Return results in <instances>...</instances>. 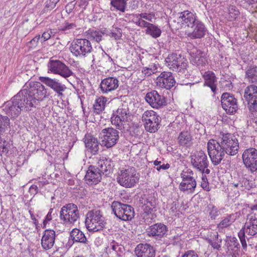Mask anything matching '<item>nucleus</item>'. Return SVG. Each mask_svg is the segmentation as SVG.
<instances>
[{"label":"nucleus","mask_w":257,"mask_h":257,"mask_svg":"<svg viewBox=\"0 0 257 257\" xmlns=\"http://www.w3.org/2000/svg\"><path fill=\"white\" fill-rule=\"evenodd\" d=\"M31 107H36L39 101H42L49 96L47 89L39 82L27 83L21 90Z\"/></svg>","instance_id":"obj_1"},{"label":"nucleus","mask_w":257,"mask_h":257,"mask_svg":"<svg viewBox=\"0 0 257 257\" xmlns=\"http://www.w3.org/2000/svg\"><path fill=\"white\" fill-rule=\"evenodd\" d=\"M26 99L20 90L11 100L5 103L3 109L9 116L17 117L22 111H27L31 108Z\"/></svg>","instance_id":"obj_2"},{"label":"nucleus","mask_w":257,"mask_h":257,"mask_svg":"<svg viewBox=\"0 0 257 257\" xmlns=\"http://www.w3.org/2000/svg\"><path fill=\"white\" fill-rule=\"evenodd\" d=\"M85 225L89 231L96 232L105 226L104 217L100 210H93L87 212L85 218Z\"/></svg>","instance_id":"obj_3"},{"label":"nucleus","mask_w":257,"mask_h":257,"mask_svg":"<svg viewBox=\"0 0 257 257\" xmlns=\"http://www.w3.org/2000/svg\"><path fill=\"white\" fill-rule=\"evenodd\" d=\"M245 233L250 236H254L257 234V218L253 214H251L247 215L244 226L238 233V237L243 249L247 247L245 238Z\"/></svg>","instance_id":"obj_4"},{"label":"nucleus","mask_w":257,"mask_h":257,"mask_svg":"<svg viewBox=\"0 0 257 257\" xmlns=\"http://www.w3.org/2000/svg\"><path fill=\"white\" fill-rule=\"evenodd\" d=\"M139 179L136 170L134 167L120 170L117 177L118 184L125 188L133 187L139 181Z\"/></svg>","instance_id":"obj_5"},{"label":"nucleus","mask_w":257,"mask_h":257,"mask_svg":"<svg viewBox=\"0 0 257 257\" xmlns=\"http://www.w3.org/2000/svg\"><path fill=\"white\" fill-rule=\"evenodd\" d=\"M80 217L79 211L76 205L69 203L63 206L60 212V218L65 225L74 224Z\"/></svg>","instance_id":"obj_6"},{"label":"nucleus","mask_w":257,"mask_h":257,"mask_svg":"<svg viewBox=\"0 0 257 257\" xmlns=\"http://www.w3.org/2000/svg\"><path fill=\"white\" fill-rule=\"evenodd\" d=\"M221 149L226 154L234 156L238 151L239 143L238 140L231 134H222L218 141Z\"/></svg>","instance_id":"obj_7"},{"label":"nucleus","mask_w":257,"mask_h":257,"mask_svg":"<svg viewBox=\"0 0 257 257\" xmlns=\"http://www.w3.org/2000/svg\"><path fill=\"white\" fill-rule=\"evenodd\" d=\"M191 164L194 168L202 174H209V161L206 154L202 151H197L190 156Z\"/></svg>","instance_id":"obj_8"},{"label":"nucleus","mask_w":257,"mask_h":257,"mask_svg":"<svg viewBox=\"0 0 257 257\" xmlns=\"http://www.w3.org/2000/svg\"><path fill=\"white\" fill-rule=\"evenodd\" d=\"M111 208L115 215L122 220H131L134 217V210L131 205L113 201L111 204Z\"/></svg>","instance_id":"obj_9"},{"label":"nucleus","mask_w":257,"mask_h":257,"mask_svg":"<svg viewBox=\"0 0 257 257\" xmlns=\"http://www.w3.org/2000/svg\"><path fill=\"white\" fill-rule=\"evenodd\" d=\"M142 121L145 122L146 130L150 133H155L160 127L161 117L153 110H147L143 114Z\"/></svg>","instance_id":"obj_10"},{"label":"nucleus","mask_w":257,"mask_h":257,"mask_svg":"<svg viewBox=\"0 0 257 257\" xmlns=\"http://www.w3.org/2000/svg\"><path fill=\"white\" fill-rule=\"evenodd\" d=\"M193 172L191 170L183 171L180 176L182 178V182L179 185V190L188 193H193L196 187L197 183L193 177Z\"/></svg>","instance_id":"obj_11"},{"label":"nucleus","mask_w":257,"mask_h":257,"mask_svg":"<svg viewBox=\"0 0 257 257\" xmlns=\"http://www.w3.org/2000/svg\"><path fill=\"white\" fill-rule=\"evenodd\" d=\"M166 64L169 69L179 73H184L187 69V62L181 55L169 54L165 59Z\"/></svg>","instance_id":"obj_12"},{"label":"nucleus","mask_w":257,"mask_h":257,"mask_svg":"<svg viewBox=\"0 0 257 257\" xmlns=\"http://www.w3.org/2000/svg\"><path fill=\"white\" fill-rule=\"evenodd\" d=\"M207 150L212 163L214 166L219 164L225 153L221 149L218 142L215 140H209L207 143Z\"/></svg>","instance_id":"obj_13"},{"label":"nucleus","mask_w":257,"mask_h":257,"mask_svg":"<svg viewBox=\"0 0 257 257\" xmlns=\"http://www.w3.org/2000/svg\"><path fill=\"white\" fill-rule=\"evenodd\" d=\"M243 164L251 173L257 171V150L253 148L245 149L242 155Z\"/></svg>","instance_id":"obj_14"},{"label":"nucleus","mask_w":257,"mask_h":257,"mask_svg":"<svg viewBox=\"0 0 257 257\" xmlns=\"http://www.w3.org/2000/svg\"><path fill=\"white\" fill-rule=\"evenodd\" d=\"M119 132L112 127L103 129L100 133L101 145L107 148L114 146L119 139Z\"/></svg>","instance_id":"obj_15"},{"label":"nucleus","mask_w":257,"mask_h":257,"mask_svg":"<svg viewBox=\"0 0 257 257\" xmlns=\"http://www.w3.org/2000/svg\"><path fill=\"white\" fill-rule=\"evenodd\" d=\"M48 70L54 74L66 78L72 76L73 73L64 63L60 60H50L48 63Z\"/></svg>","instance_id":"obj_16"},{"label":"nucleus","mask_w":257,"mask_h":257,"mask_svg":"<svg viewBox=\"0 0 257 257\" xmlns=\"http://www.w3.org/2000/svg\"><path fill=\"white\" fill-rule=\"evenodd\" d=\"M71 52L76 56H84L92 50L90 42L85 39H78L72 44L70 48Z\"/></svg>","instance_id":"obj_17"},{"label":"nucleus","mask_w":257,"mask_h":257,"mask_svg":"<svg viewBox=\"0 0 257 257\" xmlns=\"http://www.w3.org/2000/svg\"><path fill=\"white\" fill-rule=\"evenodd\" d=\"M129 114L128 108L126 106H120L114 111L111 117V122L117 129L121 130L123 123L126 121Z\"/></svg>","instance_id":"obj_18"},{"label":"nucleus","mask_w":257,"mask_h":257,"mask_svg":"<svg viewBox=\"0 0 257 257\" xmlns=\"http://www.w3.org/2000/svg\"><path fill=\"white\" fill-rule=\"evenodd\" d=\"M243 96L250 111L257 109V86L251 84L247 86L244 89Z\"/></svg>","instance_id":"obj_19"},{"label":"nucleus","mask_w":257,"mask_h":257,"mask_svg":"<svg viewBox=\"0 0 257 257\" xmlns=\"http://www.w3.org/2000/svg\"><path fill=\"white\" fill-rule=\"evenodd\" d=\"M145 99L150 105L154 108H162L167 104L166 98L159 94L156 90L147 93Z\"/></svg>","instance_id":"obj_20"},{"label":"nucleus","mask_w":257,"mask_h":257,"mask_svg":"<svg viewBox=\"0 0 257 257\" xmlns=\"http://www.w3.org/2000/svg\"><path fill=\"white\" fill-rule=\"evenodd\" d=\"M221 102L222 108L227 113L233 114L238 109L236 99L230 93H223Z\"/></svg>","instance_id":"obj_21"},{"label":"nucleus","mask_w":257,"mask_h":257,"mask_svg":"<svg viewBox=\"0 0 257 257\" xmlns=\"http://www.w3.org/2000/svg\"><path fill=\"white\" fill-rule=\"evenodd\" d=\"M174 77L171 72H163L156 79V84L159 87L166 89H171L175 84Z\"/></svg>","instance_id":"obj_22"},{"label":"nucleus","mask_w":257,"mask_h":257,"mask_svg":"<svg viewBox=\"0 0 257 257\" xmlns=\"http://www.w3.org/2000/svg\"><path fill=\"white\" fill-rule=\"evenodd\" d=\"M39 79L41 82L53 89L57 94L58 96L63 95V92L65 91L66 87L57 79L43 76L39 77Z\"/></svg>","instance_id":"obj_23"},{"label":"nucleus","mask_w":257,"mask_h":257,"mask_svg":"<svg viewBox=\"0 0 257 257\" xmlns=\"http://www.w3.org/2000/svg\"><path fill=\"white\" fill-rule=\"evenodd\" d=\"M189 54L192 64L199 67L203 66L206 64L207 60L203 51L194 48L190 50Z\"/></svg>","instance_id":"obj_24"},{"label":"nucleus","mask_w":257,"mask_h":257,"mask_svg":"<svg viewBox=\"0 0 257 257\" xmlns=\"http://www.w3.org/2000/svg\"><path fill=\"white\" fill-rule=\"evenodd\" d=\"M56 237L55 231L52 229L44 231L41 238V245L45 250L51 249L54 245Z\"/></svg>","instance_id":"obj_25"},{"label":"nucleus","mask_w":257,"mask_h":257,"mask_svg":"<svg viewBox=\"0 0 257 257\" xmlns=\"http://www.w3.org/2000/svg\"><path fill=\"white\" fill-rule=\"evenodd\" d=\"M119 81L116 78L108 77L103 79L100 84V88L103 93H107L116 89Z\"/></svg>","instance_id":"obj_26"},{"label":"nucleus","mask_w":257,"mask_h":257,"mask_svg":"<svg viewBox=\"0 0 257 257\" xmlns=\"http://www.w3.org/2000/svg\"><path fill=\"white\" fill-rule=\"evenodd\" d=\"M101 173L97 170V168L90 165L85 176L86 183L89 185L97 184L101 180Z\"/></svg>","instance_id":"obj_27"},{"label":"nucleus","mask_w":257,"mask_h":257,"mask_svg":"<svg viewBox=\"0 0 257 257\" xmlns=\"http://www.w3.org/2000/svg\"><path fill=\"white\" fill-rule=\"evenodd\" d=\"M138 257H155V251L153 246L148 244H139L135 248Z\"/></svg>","instance_id":"obj_28"},{"label":"nucleus","mask_w":257,"mask_h":257,"mask_svg":"<svg viewBox=\"0 0 257 257\" xmlns=\"http://www.w3.org/2000/svg\"><path fill=\"white\" fill-rule=\"evenodd\" d=\"M97 168V170L101 173V175H105V176L109 174L112 169L113 163L111 159H100L95 165H93Z\"/></svg>","instance_id":"obj_29"},{"label":"nucleus","mask_w":257,"mask_h":257,"mask_svg":"<svg viewBox=\"0 0 257 257\" xmlns=\"http://www.w3.org/2000/svg\"><path fill=\"white\" fill-rule=\"evenodd\" d=\"M234 237L230 239L227 243V257H239V243Z\"/></svg>","instance_id":"obj_30"},{"label":"nucleus","mask_w":257,"mask_h":257,"mask_svg":"<svg viewBox=\"0 0 257 257\" xmlns=\"http://www.w3.org/2000/svg\"><path fill=\"white\" fill-rule=\"evenodd\" d=\"M166 226L161 223H156L151 226L147 229L148 235L150 236H163L166 232Z\"/></svg>","instance_id":"obj_31"},{"label":"nucleus","mask_w":257,"mask_h":257,"mask_svg":"<svg viewBox=\"0 0 257 257\" xmlns=\"http://www.w3.org/2000/svg\"><path fill=\"white\" fill-rule=\"evenodd\" d=\"M86 147L92 154H95L99 150L100 144L97 139L90 135H87L85 137Z\"/></svg>","instance_id":"obj_32"},{"label":"nucleus","mask_w":257,"mask_h":257,"mask_svg":"<svg viewBox=\"0 0 257 257\" xmlns=\"http://www.w3.org/2000/svg\"><path fill=\"white\" fill-rule=\"evenodd\" d=\"M105 252L109 257H120L121 256V248L118 243L114 240H111L105 247Z\"/></svg>","instance_id":"obj_33"},{"label":"nucleus","mask_w":257,"mask_h":257,"mask_svg":"<svg viewBox=\"0 0 257 257\" xmlns=\"http://www.w3.org/2000/svg\"><path fill=\"white\" fill-rule=\"evenodd\" d=\"M203 77L205 80V84L211 88L213 92L215 93L217 88V78L215 74L212 71H208L204 73Z\"/></svg>","instance_id":"obj_34"},{"label":"nucleus","mask_w":257,"mask_h":257,"mask_svg":"<svg viewBox=\"0 0 257 257\" xmlns=\"http://www.w3.org/2000/svg\"><path fill=\"white\" fill-rule=\"evenodd\" d=\"M179 19L183 22V24H186L188 27L193 28V24L196 20L194 15L189 11H185L180 13Z\"/></svg>","instance_id":"obj_35"},{"label":"nucleus","mask_w":257,"mask_h":257,"mask_svg":"<svg viewBox=\"0 0 257 257\" xmlns=\"http://www.w3.org/2000/svg\"><path fill=\"white\" fill-rule=\"evenodd\" d=\"M156 205V199L152 196H149L145 201L144 205V214H151Z\"/></svg>","instance_id":"obj_36"},{"label":"nucleus","mask_w":257,"mask_h":257,"mask_svg":"<svg viewBox=\"0 0 257 257\" xmlns=\"http://www.w3.org/2000/svg\"><path fill=\"white\" fill-rule=\"evenodd\" d=\"M178 140V143L180 145L189 147L192 144V138L189 132L188 131H183L180 133Z\"/></svg>","instance_id":"obj_37"},{"label":"nucleus","mask_w":257,"mask_h":257,"mask_svg":"<svg viewBox=\"0 0 257 257\" xmlns=\"http://www.w3.org/2000/svg\"><path fill=\"white\" fill-rule=\"evenodd\" d=\"M245 79L250 83L257 82V67H249L245 72Z\"/></svg>","instance_id":"obj_38"},{"label":"nucleus","mask_w":257,"mask_h":257,"mask_svg":"<svg viewBox=\"0 0 257 257\" xmlns=\"http://www.w3.org/2000/svg\"><path fill=\"white\" fill-rule=\"evenodd\" d=\"M108 99L104 96H100L96 99L93 108L94 112L96 113H99L105 108L106 102Z\"/></svg>","instance_id":"obj_39"},{"label":"nucleus","mask_w":257,"mask_h":257,"mask_svg":"<svg viewBox=\"0 0 257 257\" xmlns=\"http://www.w3.org/2000/svg\"><path fill=\"white\" fill-rule=\"evenodd\" d=\"M70 236L74 241L81 243L86 242L87 239L84 234L77 228H74L71 231Z\"/></svg>","instance_id":"obj_40"},{"label":"nucleus","mask_w":257,"mask_h":257,"mask_svg":"<svg viewBox=\"0 0 257 257\" xmlns=\"http://www.w3.org/2000/svg\"><path fill=\"white\" fill-rule=\"evenodd\" d=\"M218 234L217 232H214L211 234L210 238H208L207 240L214 249L220 250L221 248L220 243L221 239H218Z\"/></svg>","instance_id":"obj_41"},{"label":"nucleus","mask_w":257,"mask_h":257,"mask_svg":"<svg viewBox=\"0 0 257 257\" xmlns=\"http://www.w3.org/2000/svg\"><path fill=\"white\" fill-rule=\"evenodd\" d=\"M232 216L231 215H228L220 221L217 226L218 231L219 232L223 231L225 228L229 227L234 221V219L232 218Z\"/></svg>","instance_id":"obj_42"},{"label":"nucleus","mask_w":257,"mask_h":257,"mask_svg":"<svg viewBox=\"0 0 257 257\" xmlns=\"http://www.w3.org/2000/svg\"><path fill=\"white\" fill-rule=\"evenodd\" d=\"M239 12L234 6H229L228 8L227 12L225 15V18L228 21H232L235 20L238 16Z\"/></svg>","instance_id":"obj_43"},{"label":"nucleus","mask_w":257,"mask_h":257,"mask_svg":"<svg viewBox=\"0 0 257 257\" xmlns=\"http://www.w3.org/2000/svg\"><path fill=\"white\" fill-rule=\"evenodd\" d=\"M139 25L146 28V32H161V30L155 25L143 20L139 21Z\"/></svg>","instance_id":"obj_44"},{"label":"nucleus","mask_w":257,"mask_h":257,"mask_svg":"<svg viewBox=\"0 0 257 257\" xmlns=\"http://www.w3.org/2000/svg\"><path fill=\"white\" fill-rule=\"evenodd\" d=\"M111 5L116 10L124 12L126 7L125 0H111Z\"/></svg>","instance_id":"obj_45"},{"label":"nucleus","mask_w":257,"mask_h":257,"mask_svg":"<svg viewBox=\"0 0 257 257\" xmlns=\"http://www.w3.org/2000/svg\"><path fill=\"white\" fill-rule=\"evenodd\" d=\"M10 123V119L8 116L0 115V134L5 131Z\"/></svg>","instance_id":"obj_46"},{"label":"nucleus","mask_w":257,"mask_h":257,"mask_svg":"<svg viewBox=\"0 0 257 257\" xmlns=\"http://www.w3.org/2000/svg\"><path fill=\"white\" fill-rule=\"evenodd\" d=\"M157 65L155 64L150 65L149 67H144L142 70V73L145 76H149L152 74H154L157 72Z\"/></svg>","instance_id":"obj_47"},{"label":"nucleus","mask_w":257,"mask_h":257,"mask_svg":"<svg viewBox=\"0 0 257 257\" xmlns=\"http://www.w3.org/2000/svg\"><path fill=\"white\" fill-rule=\"evenodd\" d=\"M76 26L75 24L64 22L62 25L58 27V30L62 31L74 30H76Z\"/></svg>","instance_id":"obj_48"},{"label":"nucleus","mask_w":257,"mask_h":257,"mask_svg":"<svg viewBox=\"0 0 257 257\" xmlns=\"http://www.w3.org/2000/svg\"><path fill=\"white\" fill-rule=\"evenodd\" d=\"M193 27H194L193 32H205L206 31L204 25L199 21H195Z\"/></svg>","instance_id":"obj_49"},{"label":"nucleus","mask_w":257,"mask_h":257,"mask_svg":"<svg viewBox=\"0 0 257 257\" xmlns=\"http://www.w3.org/2000/svg\"><path fill=\"white\" fill-rule=\"evenodd\" d=\"M60 0H47L45 3V12L53 9Z\"/></svg>","instance_id":"obj_50"},{"label":"nucleus","mask_w":257,"mask_h":257,"mask_svg":"<svg viewBox=\"0 0 257 257\" xmlns=\"http://www.w3.org/2000/svg\"><path fill=\"white\" fill-rule=\"evenodd\" d=\"M209 211V215L212 219L215 218L219 215V211L218 209L213 205H209L208 206Z\"/></svg>","instance_id":"obj_51"},{"label":"nucleus","mask_w":257,"mask_h":257,"mask_svg":"<svg viewBox=\"0 0 257 257\" xmlns=\"http://www.w3.org/2000/svg\"><path fill=\"white\" fill-rule=\"evenodd\" d=\"M239 185H240V190H241L245 189L249 190L251 188L249 181L246 178H242L239 182Z\"/></svg>","instance_id":"obj_52"},{"label":"nucleus","mask_w":257,"mask_h":257,"mask_svg":"<svg viewBox=\"0 0 257 257\" xmlns=\"http://www.w3.org/2000/svg\"><path fill=\"white\" fill-rule=\"evenodd\" d=\"M139 16L142 19H144L149 21L152 22L153 19H156L155 18V13L154 12H151L150 13H141L139 14Z\"/></svg>","instance_id":"obj_53"},{"label":"nucleus","mask_w":257,"mask_h":257,"mask_svg":"<svg viewBox=\"0 0 257 257\" xmlns=\"http://www.w3.org/2000/svg\"><path fill=\"white\" fill-rule=\"evenodd\" d=\"M161 162L156 160L154 162V165L155 166H157L156 169L158 171H160L161 169L163 170H167L170 168V165L169 164H163V165H161Z\"/></svg>","instance_id":"obj_54"},{"label":"nucleus","mask_w":257,"mask_h":257,"mask_svg":"<svg viewBox=\"0 0 257 257\" xmlns=\"http://www.w3.org/2000/svg\"><path fill=\"white\" fill-rule=\"evenodd\" d=\"M178 203H177L176 202H173L170 205V212L176 215V214L177 213L178 211Z\"/></svg>","instance_id":"obj_55"},{"label":"nucleus","mask_w":257,"mask_h":257,"mask_svg":"<svg viewBox=\"0 0 257 257\" xmlns=\"http://www.w3.org/2000/svg\"><path fill=\"white\" fill-rule=\"evenodd\" d=\"M53 209H52V208H51L49 210V211L48 212L47 215H46V216L43 221L44 227H45L47 223L49 221L52 220V213L53 212Z\"/></svg>","instance_id":"obj_56"},{"label":"nucleus","mask_w":257,"mask_h":257,"mask_svg":"<svg viewBox=\"0 0 257 257\" xmlns=\"http://www.w3.org/2000/svg\"><path fill=\"white\" fill-rule=\"evenodd\" d=\"M90 39L91 40L95 41L97 42H99L101 40V35L99 33H91Z\"/></svg>","instance_id":"obj_57"},{"label":"nucleus","mask_w":257,"mask_h":257,"mask_svg":"<svg viewBox=\"0 0 257 257\" xmlns=\"http://www.w3.org/2000/svg\"><path fill=\"white\" fill-rule=\"evenodd\" d=\"M182 257H198V254L193 250L186 251Z\"/></svg>","instance_id":"obj_58"},{"label":"nucleus","mask_w":257,"mask_h":257,"mask_svg":"<svg viewBox=\"0 0 257 257\" xmlns=\"http://www.w3.org/2000/svg\"><path fill=\"white\" fill-rule=\"evenodd\" d=\"M204 33H188V36L191 39L201 38L204 37Z\"/></svg>","instance_id":"obj_59"},{"label":"nucleus","mask_w":257,"mask_h":257,"mask_svg":"<svg viewBox=\"0 0 257 257\" xmlns=\"http://www.w3.org/2000/svg\"><path fill=\"white\" fill-rule=\"evenodd\" d=\"M40 38V35L36 36L32 40L30 41V44H31L33 46H35L37 45V43L38 42L39 39Z\"/></svg>","instance_id":"obj_60"},{"label":"nucleus","mask_w":257,"mask_h":257,"mask_svg":"<svg viewBox=\"0 0 257 257\" xmlns=\"http://www.w3.org/2000/svg\"><path fill=\"white\" fill-rule=\"evenodd\" d=\"M201 186L204 190L207 191H209L210 190L208 182H201Z\"/></svg>","instance_id":"obj_61"},{"label":"nucleus","mask_w":257,"mask_h":257,"mask_svg":"<svg viewBox=\"0 0 257 257\" xmlns=\"http://www.w3.org/2000/svg\"><path fill=\"white\" fill-rule=\"evenodd\" d=\"M7 151L8 150L5 146V142L0 141V154H1V153L7 152Z\"/></svg>","instance_id":"obj_62"},{"label":"nucleus","mask_w":257,"mask_h":257,"mask_svg":"<svg viewBox=\"0 0 257 257\" xmlns=\"http://www.w3.org/2000/svg\"><path fill=\"white\" fill-rule=\"evenodd\" d=\"M110 37H113L115 40L119 39L122 33H109Z\"/></svg>","instance_id":"obj_63"},{"label":"nucleus","mask_w":257,"mask_h":257,"mask_svg":"<svg viewBox=\"0 0 257 257\" xmlns=\"http://www.w3.org/2000/svg\"><path fill=\"white\" fill-rule=\"evenodd\" d=\"M51 37L50 33H42L41 39H43V41H45L48 40Z\"/></svg>","instance_id":"obj_64"}]
</instances>
